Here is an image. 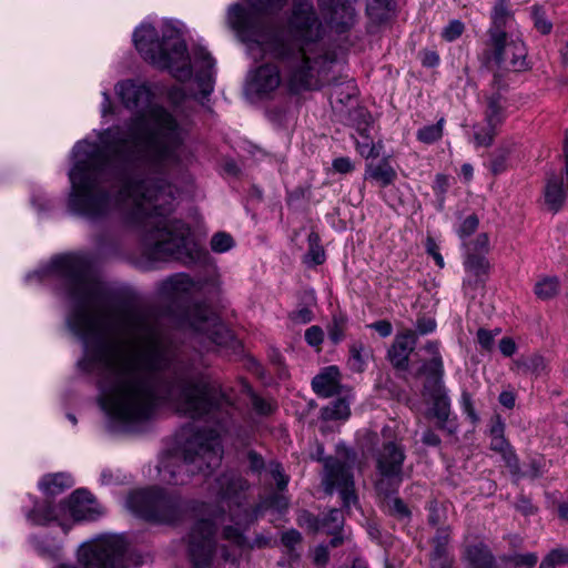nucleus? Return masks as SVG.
<instances>
[{
    "label": "nucleus",
    "mask_w": 568,
    "mask_h": 568,
    "mask_svg": "<svg viewBox=\"0 0 568 568\" xmlns=\"http://www.w3.org/2000/svg\"><path fill=\"white\" fill-rule=\"evenodd\" d=\"M47 278L61 281L67 327L83 347L78 366L101 375L99 405L111 429L138 430L162 404L193 419L230 406L207 377L171 369L175 353L158 317L142 308L111 306L84 255L53 257L26 276L29 283Z\"/></svg>",
    "instance_id": "obj_1"
},
{
    "label": "nucleus",
    "mask_w": 568,
    "mask_h": 568,
    "mask_svg": "<svg viewBox=\"0 0 568 568\" xmlns=\"http://www.w3.org/2000/svg\"><path fill=\"white\" fill-rule=\"evenodd\" d=\"M114 91L134 115L123 126L94 130L99 142L75 143L68 207L92 222L118 213L154 253L180 255L189 248L190 227L170 219L174 189L158 175L192 161L189 129L154 102L146 82L123 80Z\"/></svg>",
    "instance_id": "obj_2"
},
{
    "label": "nucleus",
    "mask_w": 568,
    "mask_h": 568,
    "mask_svg": "<svg viewBox=\"0 0 568 568\" xmlns=\"http://www.w3.org/2000/svg\"><path fill=\"white\" fill-rule=\"evenodd\" d=\"M287 0H240L229 7L226 23L257 60L266 55L282 62L285 75L274 63L248 71L244 92L253 101L271 99L285 85L291 93L317 90L328 84L334 57L324 43V28L312 2L296 0L285 30L263 27L257 9L280 11Z\"/></svg>",
    "instance_id": "obj_3"
},
{
    "label": "nucleus",
    "mask_w": 568,
    "mask_h": 568,
    "mask_svg": "<svg viewBox=\"0 0 568 568\" xmlns=\"http://www.w3.org/2000/svg\"><path fill=\"white\" fill-rule=\"evenodd\" d=\"M246 487V481L235 473L224 474L216 479L221 506L197 520L189 536V554L194 567L207 568L220 558L234 565L243 551L266 544L256 539L251 545L244 536L256 517L243 503L241 494Z\"/></svg>",
    "instance_id": "obj_4"
},
{
    "label": "nucleus",
    "mask_w": 568,
    "mask_h": 568,
    "mask_svg": "<svg viewBox=\"0 0 568 568\" xmlns=\"http://www.w3.org/2000/svg\"><path fill=\"white\" fill-rule=\"evenodd\" d=\"M132 38L140 55L153 67L169 71L179 81H187L195 73L202 93L213 91L215 60L201 47L189 53L176 22L148 17Z\"/></svg>",
    "instance_id": "obj_5"
},
{
    "label": "nucleus",
    "mask_w": 568,
    "mask_h": 568,
    "mask_svg": "<svg viewBox=\"0 0 568 568\" xmlns=\"http://www.w3.org/2000/svg\"><path fill=\"white\" fill-rule=\"evenodd\" d=\"M176 439L178 450L164 456L158 466L161 483L185 485L194 474L220 465L223 449L216 430H200L187 425L180 430Z\"/></svg>",
    "instance_id": "obj_6"
},
{
    "label": "nucleus",
    "mask_w": 568,
    "mask_h": 568,
    "mask_svg": "<svg viewBox=\"0 0 568 568\" xmlns=\"http://www.w3.org/2000/svg\"><path fill=\"white\" fill-rule=\"evenodd\" d=\"M104 514L103 507L84 490H75L67 501L54 504L45 499L34 503L32 509L26 511V518L31 525L47 526L57 523L67 532L72 523L95 520Z\"/></svg>",
    "instance_id": "obj_7"
},
{
    "label": "nucleus",
    "mask_w": 568,
    "mask_h": 568,
    "mask_svg": "<svg viewBox=\"0 0 568 568\" xmlns=\"http://www.w3.org/2000/svg\"><path fill=\"white\" fill-rule=\"evenodd\" d=\"M125 507L135 516L158 524L175 523L186 509L185 501L179 494H169L160 487L130 493Z\"/></svg>",
    "instance_id": "obj_8"
},
{
    "label": "nucleus",
    "mask_w": 568,
    "mask_h": 568,
    "mask_svg": "<svg viewBox=\"0 0 568 568\" xmlns=\"http://www.w3.org/2000/svg\"><path fill=\"white\" fill-rule=\"evenodd\" d=\"M125 550L122 535H103L80 546L78 561L82 568H125Z\"/></svg>",
    "instance_id": "obj_9"
},
{
    "label": "nucleus",
    "mask_w": 568,
    "mask_h": 568,
    "mask_svg": "<svg viewBox=\"0 0 568 568\" xmlns=\"http://www.w3.org/2000/svg\"><path fill=\"white\" fill-rule=\"evenodd\" d=\"M490 59L500 70L521 71L527 65V49L519 34L507 31H488Z\"/></svg>",
    "instance_id": "obj_10"
},
{
    "label": "nucleus",
    "mask_w": 568,
    "mask_h": 568,
    "mask_svg": "<svg viewBox=\"0 0 568 568\" xmlns=\"http://www.w3.org/2000/svg\"><path fill=\"white\" fill-rule=\"evenodd\" d=\"M405 459L400 446L395 443L384 445L377 455V470L379 479L376 483V489L387 495L393 491L402 481V466Z\"/></svg>",
    "instance_id": "obj_11"
},
{
    "label": "nucleus",
    "mask_w": 568,
    "mask_h": 568,
    "mask_svg": "<svg viewBox=\"0 0 568 568\" xmlns=\"http://www.w3.org/2000/svg\"><path fill=\"white\" fill-rule=\"evenodd\" d=\"M351 470L352 466L348 463L329 458L325 463L323 479L326 493L332 494L334 488L338 489L343 504L347 508L357 501Z\"/></svg>",
    "instance_id": "obj_12"
},
{
    "label": "nucleus",
    "mask_w": 568,
    "mask_h": 568,
    "mask_svg": "<svg viewBox=\"0 0 568 568\" xmlns=\"http://www.w3.org/2000/svg\"><path fill=\"white\" fill-rule=\"evenodd\" d=\"M195 332L206 336L216 345H225L232 338L230 329L209 308L196 306L183 322Z\"/></svg>",
    "instance_id": "obj_13"
},
{
    "label": "nucleus",
    "mask_w": 568,
    "mask_h": 568,
    "mask_svg": "<svg viewBox=\"0 0 568 568\" xmlns=\"http://www.w3.org/2000/svg\"><path fill=\"white\" fill-rule=\"evenodd\" d=\"M508 102L501 94H491L487 99L485 125L474 128V140L477 146H488L493 143L496 130L506 119Z\"/></svg>",
    "instance_id": "obj_14"
},
{
    "label": "nucleus",
    "mask_w": 568,
    "mask_h": 568,
    "mask_svg": "<svg viewBox=\"0 0 568 568\" xmlns=\"http://www.w3.org/2000/svg\"><path fill=\"white\" fill-rule=\"evenodd\" d=\"M356 0H318L320 9L328 27L335 32L351 29L357 18Z\"/></svg>",
    "instance_id": "obj_15"
},
{
    "label": "nucleus",
    "mask_w": 568,
    "mask_h": 568,
    "mask_svg": "<svg viewBox=\"0 0 568 568\" xmlns=\"http://www.w3.org/2000/svg\"><path fill=\"white\" fill-rule=\"evenodd\" d=\"M417 343L416 333L406 329L398 333L388 351V357L394 366L405 368L408 364L409 355L414 351Z\"/></svg>",
    "instance_id": "obj_16"
},
{
    "label": "nucleus",
    "mask_w": 568,
    "mask_h": 568,
    "mask_svg": "<svg viewBox=\"0 0 568 568\" xmlns=\"http://www.w3.org/2000/svg\"><path fill=\"white\" fill-rule=\"evenodd\" d=\"M423 351L426 353L427 357L423 359L420 374L433 379L436 387L439 385L438 382L444 374V365L442 355L439 353V345L437 342H428L424 346Z\"/></svg>",
    "instance_id": "obj_17"
},
{
    "label": "nucleus",
    "mask_w": 568,
    "mask_h": 568,
    "mask_svg": "<svg viewBox=\"0 0 568 568\" xmlns=\"http://www.w3.org/2000/svg\"><path fill=\"white\" fill-rule=\"evenodd\" d=\"M312 386L314 392L322 397L337 394L341 387L338 368L336 366L324 368L313 378Z\"/></svg>",
    "instance_id": "obj_18"
},
{
    "label": "nucleus",
    "mask_w": 568,
    "mask_h": 568,
    "mask_svg": "<svg viewBox=\"0 0 568 568\" xmlns=\"http://www.w3.org/2000/svg\"><path fill=\"white\" fill-rule=\"evenodd\" d=\"M73 485L74 480L72 476L67 473L45 475L39 481L40 490L48 498L63 493L65 489L71 488Z\"/></svg>",
    "instance_id": "obj_19"
},
{
    "label": "nucleus",
    "mask_w": 568,
    "mask_h": 568,
    "mask_svg": "<svg viewBox=\"0 0 568 568\" xmlns=\"http://www.w3.org/2000/svg\"><path fill=\"white\" fill-rule=\"evenodd\" d=\"M195 287V283L186 274H176L163 283L164 293L172 297L190 294Z\"/></svg>",
    "instance_id": "obj_20"
},
{
    "label": "nucleus",
    "mask_w": 568,
    "mask_h": 568,
    "mask_svg": "<svg viewBox=\"0 0 568 568\" xmlns=\"http://www.w3.org/2000/svg\"><path fill=\"white\" fill-rule=\"evenodd\" d=\"M366 11L373 23L382 24L394 13L393 0H367Z\"/></svg>",
    "instance_id": "obj_21"
},
{
    "label": "nucleus",
    "mask_w": 568,
    "mask_h": 568,
    "mask_svg": "<svg viewBox=\"0 0 568 568\" xmlns=\"http://www.w3.org/2000/svg\"><path fill=\"white\" fill-rule=\"evenodd\" d=\"M566 193L557 176L549 178L545 186V202L548 207L557 212L564 204Z\"/></svg>",
    "instance_id": "obj_22"
},
{
    "label": "nucleus",
    "mask_w": 568,
    "mask_h": 568,
    "mask_svg": "<svg viewBox=\"0 0 568 568\" xmlns=\"http://www.w3.org/2000/svg\"><path fill=\"white\" fill-rule=\"evenodd\" d=\"M357 134L355 142L358 153L366 159L377 158L381 153V145L374 143L368 123L364 128H358Z\"/></svg>",
    "instance_id": "obj_23"
},
{
    "label": "nucleus",
    "mask_w": 568,
    "mask_h": 568,
    "mask_svg": "<svg viewBox=\"0 0 568 568\" xmlns=\"http://www.w3.org/2000/svg\"><path fill=\"white\" fill-rule=\"evenodd\" d=\"M514 150V144L510 142L499 145L490 154L488 169L495 174L505 172L508 168L509 156Z\"/></svg>",
    "instance_id": "obj_24"
},
{
    "label": "nucleus",
    "mask_w": 568,
    "mask_h": 568,
    "mask_svg": "<svg viewBox=\"0 0 568 568\" xmlns=\"http://www.w3.org/2000/svg\"><path fill=\"white\" fill-rule=\"evenodd\" d=\"M491 26L488 31H506L507 26L513 22L514 17L506 0H497L491 10Z\"/></svg>",
    "instance_id": "obj_25"
},
{
    "label": "nucleus",
    "mask_w": 568,
    "mask_h": 568,
    "mask_svg": "<svg viewBox=\"0 0 568 568\" xmlns=\"http://www.w3.org/2000/svg\"><path fill=\"white\" fill-rule=\"evenodd\" d=\"M366 173L369 179L375 180L382 186L389 185L396 178L395 170L387 161H381L377 164H368Z\"/></svg>",
    "instance_id": "obj_26"
},
{
    "label": "nucleus",
    "mask_w": 568,
    "mask_h": 568,
    "mask_svg": "<svg viewBox=\"0 0 568 568\" xmlns=\"http://www.w3.org/2000/svg\"><path fill=\"white\" fill-rule=\"evenodd\" d=\"M449 542V532L447 529H438L434 537V558L432 561L433 568H444L447 564L446 551Z\"/></svg>",
    "instance_id": "obj_27"
},
{
    "label": "nucleus",
    "mask_w": 568,
    "mask_h": 568,
    "mask_svg": "<svg viewBox=\"0 0 568 568\" xmlns=\"http://www.w3.org/2000/svg\"><path fill=\"white\" fill-rule=\"evenodd\" d=\"M490 447L493 450L501 454L503 459L513 474H517L519 471L518 458L505 437H493Z\"/></svg>",
    "instance_id": "obj_28"
},
{
    "label": "nucleus",
    "mask_w": 568,
    "mask_h": 568,
    "mask_svg": "<svg viewBox=\"0 0 568 568\" xmlns=\"http://www.w3.org/2000/svg\"><path fill=\"white\" fill-rule=\"evenodd\" d=\"M432 412L438 422L444 423L449 415L450 402L440 385L436 386L432 394Z\"/></svg>",
    "instance_id": "obj_29"
},
{
    "label": "nucleus",
    "mask_w": 568,
    "mask_h": 568,
    "mask_svg": "<svg viewBox=\"0 0 568 568\" xmlns=\"http://www.w3.org/2000/svg\"><path fill=\"white\" fill-rule=\"evenodd\" d=\"M347 327V317L343 314H334L331 323L327 325L328 338L333 344L341 343L345 337Z\"/></svg>",
    "instance_id": "obj_30"
},
{
    "label": "nucleus",
    "mask_w": 568,
    "mask_h": 568,
    "mask_svg": "<svg viewBox=\"0 0 568 568\" xmlns=\"http://www.w3.org/2000/svg\"><path fill=\"white\" fill-rule=\"evenodd\" d=\"M464 265L467 273L478 280H480L481 275H485L489 268L488 261L483 255L476 254H466Z\"/></svg>",
    "instance_id": "obj_31"
},
{
    "label": "nucleus",
    "mask_w": 568,
    "mask_h": 568,
    "mask_svg": "<svg viewBox=\"0 0 568 568\" xmlns=\"http://www.w3.org/2000/svg\"><path fill=\"white\" fill-rule=\"evenodd\" d=\"M559 282L557 277H544L535 284V294L540 300H549L558 294Z\"/></svg>",
    "instance_id": "obj_32"
},
{
    "label": "nucleus",
    "mask_w": 568,
    "mask_h": 568,
    "mask_svg": "<svg viewBox=\"0 0 568 568\" xmlns=\"http://www.w3.org/2000/svg\"><path fill=\"white\" fill-rule=\"evenodd\" d=\"M349 404L346 399L334 400L323 409L325 419H346L349 416Z\"/></svg>",
    "instance_id": "obj_33"
},
{
    "label": "nucleus",
    "mask_w": 568,
    "mask_h": 568,
    "mask_svg": "<svg viewBox=\"0 0 568 568\" xmlns=\"http://www.w3.org/2000/svg\"><path fill=\"white\" fill-rule=\"evenodd\" d=\"M443 124H444V119H440L435 124H429V125H426V126L419 129L416 134L418 141L426 143V144H432V143L438 141L443 135Z\"/></svg>",
    "instance_id": "obj_34"
},
{
    "label": "nucleus",
    "mask_w": 568,
    "mask_h": 568,
    "mask_svg": "<svg viewBox=\"0 0 568 568\" xmlns=\"http://www.w3.org/2000/svg\"><path fill=\"white\" fill-rule=\"evenodd\" d=\"M320 237L316 233H311L308 235V252L305 255V262L307 264L318 265L322 264L325 260L324 250L318 244Z\"/></svg>",
    "instance_id": "obj_35"
},
{
    "label": "nucleus",
    "mask_w": 568,
    "mask_h": 568,
    "mask_svg": "<svg viewBox=\"0 0 568 568\" xmlns=\"http://www.w3.org/2000/svg\"><path fill=\"white\" fill-rule=\"evenodd\" d=\"M537 560L538 557L534 552L514 554L505 559L506 568H534Z\"/></svg>",
    "instance_id": "obj_36"
},
{
    "label": "nucleus",
    "mask_w": 568,
    "mask_h": 568,
    "mask_svg": "<svg viewBox=\"0 0 568 568\" xmlns=\"http://www.w3.org/2000/svg\"><path fill=\"white\" fill-rule=\"evenodd\" d=\"M531 19L534 27L541 34H549L552 30V22L548 19L545 10L540 6L531 7Z\"/></svg>",
    "instance_id": "obj_37"
},
{
    "label": "nucleus",
    "mask_w": 568,
    "mask_h": 568,
    "mask_svg": "<svg viewBox=\"0 0 568 568\" xmlns=\"http://www.w3.org/2000/svg\"><path fill=\"white\" fill-rule=\"evenodd\" d=\"M466 254L483 255L489 251V240L486 233H480L471 242H464Z\"/></svg>",
    "instance_id": "obj_38"
},
{
    "label": "nucleus",
    "mask_w": 568,
    "mask_h": 568,
    "mask_svg": "<svg viewBox=\"0 0 568 568\" xmlns=\"http://www.w3.org/2000/svg\"><path fill=\"white\" fill-rule=\"evenodd\" d=\"M210 245L213 252L225 253L233 247L234 241L230 234L219 232L212 236Z\"/></svg>",
    "instance_id": "obj_39"
},
{
    "label": "nucleus",
    "mask_w": 568,
    "mask_h": 568,
    "mask_svg": "<svg viewBox=\"0 0 568 568\" xmlns=\"http://www.w3.org/2000/svg\"><path fill=\"white\" fill-rule=\"evenodd\" d=\"M343 520V514L339 509H331L323 519V526L328 532H335L342 528Z\"/></svg>",
    "instance_id": "obj_40"
},
{
    "label": "nucleus",
    "mask_w": 568,
    "mask_h": 568,
    "mask_svg": "<svg viewBox=\"0 0 568 568\" xmlns=\"http://www.w3.org/2000/svg\"><path fill=\"white\" fill-rule=\"evenodd\" d=\"M478 217L474 214L468 215L457 229V234L460 240L466 242V239L470 236L478 227Z\"/></svg>",
    "instance_id": "obj_41"
},
{
    "label": "nucleus",
    "mask_w": 568,
    "mask_h": 568,
    "mask_svg": "<svg viewBox=\"0 0 568 568\" xmlns=\"http://www.w3.org/2000/svg\"><path fill=\"white\" fill-rule=\"evenodd\" d=\"M305 341L312 347H320L324 341V331L313 325L305 331Z\"/></svg>",
    "instance_id": "obj_42"
},
{
    "label": "nucleus",
    "mask_w": 568,
    "mask_h": 568,
    "mask_svg": "<svg viewBox=\"0 0 568 568\" xmlns=\"http://www.w3.org/2000/svg\"><path fill=\"white\" fill-rule=\"evenodd\" d=\"M464 24L459 20H453L443 30V38L447 41H454L462 36Z\"/></svg>",
    "instance_id": "obj_43"
},
{
    "label": "nucleus",
    "mask_w": 568,
    "mask_h": 568,
    "mask_svg": "<svg viewBox=\"0 0 568 568\" xmlns=\"http://www.w3.org/2000/svg\"><path fill=\"white\" fill-rule=\"evenodd\" d=\"M467 555L469 559L473 561V564H475L476 566H486L491 564V557L486 551L477 547L469 548L467 550Z\"/></svg>",
    "instance_id": "obj_44"
},
{
    "label": "nucleus",
    "mask_w": 568,
    "mask_h": 568,
    "mask_svg": "<svg viewBox=\"0 0 568 568\" xmlns=\"http://www.w3.org/2000/svg\"><path fill=\"white\" fill-rule=\"evenodd\" d=\"M248 393L251 404L253 408L258 413L266 415L272 410V405L267 403L265 399L258 397L254 393L251 392V389L247 386H244Z\"/></svg>",
    "instance_id": "obj_45"
},
{
    "label": "nucleus",
    "mask_w": 568,
    "mask_h": 568,
    "mask_svg": "<svg viewBox=\"0 0 568 568\" xmlns=\"http://www.w3.org/2000/svg\"><path fill=\"white\" fill-rule=\"evenodd\" d=\"M364 347L362 344H353L351 346V363L354 369L362 371L365 364L363 357Z\"/></svg>",
    "instance_id": "obj_46"
},
{
    "label": "nucleus",
    "mask_w": 568,
    "mask_h": 568,
    "mask_svg": "<svg viewBox=\"0 0 568 568\" xmlns=\"http://www.w3.org/2000/svg\"><path fill=\"white\" fill-rule=\"evenodd\" d=\"M436 329V321L432 317H419L416 322V331L419 335L433 333Z\"/></svg>",
    "instance_id": "obj_47"
},
{
    "label": "nucleus",
    "mask_w": 568,
    "mask_h": 568,
    "mask_svg": "<svg viewBox=\"0 0 568 568\" xmlns=\"http://www.w3.org/2000/svg\"><path fill=\"white\" fill-rule=\"evenodd\" d=\"M270 473L276 481L277 488L282 491L286 488L288 478L284 475L282 467L278 464H272Z\"/></svg>",
    "instance_id": "obj_48"
},
{
    "label": "nucleus",
    "mask_w": 568,
    "mask_h": 568,
    "mask_svg": "<svg viewBox=\"0 0 568 568\" xmlns=\"http://www.w3.org/2000/svg\"><path fill=\"white\" fill-rule=\"evenodd\" d=\"M101 94H102L103 101L100 106V113H101L102 119H106L109 115L114 114V106L112 104L108 88H104Z\"/></svg>",
    "instance_id": "obj_49"
},
{
    "label": "nucleus",
    "mask_w": 568,
    "mask_h": 568,
    "mask_svg": "<svg viewBox=\"0 0 568 568\" xmlns=\"http://www.w3.org/2000/svg\"><path fill=\"white\" fill-rule=\"evenodd\" d=\"M291 320L298 324H306L313 320V313L310 308L303 307L291 314Z\"/></svg>",
    "instance_id": "obj_50"
},
{
    "label": "nucleus",
    "mask_w": 568,
    "mask_h": 568,
    "mask_svg": "<svg viewBox=\"0 0 568 568\" xmlns=\"http://www.w3.org/2000/svg\"><path fill=\"white\" fill-rule=\"evenodd\" d=\"M369 327L373 328L374 331H376L378 333V335L382 337H387L393 332V326H392L390 322H388L386 320L377 321V322L371 324Z\"/></svg>",
    "instance_id": "obj_51"
},
{
    "label": "nucleus",
    "mask_w": 568,
    "mask_h": 568,
    "mask_svg": "<svg viewBox=\"0 0 568 568\" xmlns=\"http://www.w3.org/2000/svg\"><path fill=\"white\" fill-rule=\"evenodd\" d=\"M426 250H427V253L433 256V258L435 260L436 264L440 268L444 267V265H445L444 258L440 255V253L438 252L437 244L435 243V241L433 239H428L427 240V242H426Z\"/></svg>",
    "instance_id": "obj_52"
},
{
    "label": "nucleus",
    "mask_w": 568,
    "mask_h": 568,
    "mask_svg": "<svg viewBox=\"0 0 568 568\" xmlns=\"http://www.w3.org/2000/svg\"><path fill=\"white\" fill-rule=\"evenodd\" d=\"M554 562V565H560L568 562V549H554L546 557Z\"/></svg>",
    "instance_id": "obj_53"
},
{
    "label": "nucleus",
    "mask_w": 568,
    "mask_h": 568,
    "mask_svg": "<svg viewBox=\"0 0 568 568\" xmlns=\"http://www.w3.org/2000/svg\"><path fill=\"white\" fill-rule=\"evenodd\" d=\"M333 168L339 173H348L354 169V165L348 158H338L333 161Z\"/></svg>",
    "instance_id": "obj_54"
},
{
    "label": "nucleus",
    "mask_w": 568,
    "mask_h": 568,
    "mask_svg": "<svg viewBox=\"0 0 568 568\" xmlns=\"http://www.w3.org/2000/svg\"><path fill=\"white\" fill-rule=\"evenodd\" d=\"M266 507L283 510L287 507V499L284 495H275L266 501Z\"/></svg>",
    "instance_id": "obj_55"
},
{
    "label": "nucleus",
    "mask_w": 568,
    "mask_h": 568,
    "mask_svg": "<svg viewBox=\"0 0 568 568\" xmlns=\"http://www.w3.org/2000/svg\"><path fill=\"white\" fill-rule=\"evenodd\" d=\"M32 204L39 211L48 210L51 206L50 200L47 197V195L44 193L34 194L32 196Z\"/></svg>",
    "instance_id": "obj_56"
},
{
    "label": "nucleus",
    "mask_w": 568,
    "mask_h": 568,
    "mask_svg": "<svg viewBox=\"0 0 568 568\" xmlns=\"http://www.w3.org/2000/svg\"><path fill=\"white\" fill-rule=\"evenodd\" d=\"M462 406L464 412L473 419L476 420L477 416L473 406L471 397L468 393L462 395Z\"/></svg>",
    "instance_id": "obj_57"
},
{
    "label": "nucleus",
    "mask_w": 568,
    "mask_h": 568,
    "mask_svg": "<svg viewBox=\"0 0 568 568\" xmlns=\"http://www.w3.org/2000/svg\"><path fill=\"white\" fill-rule=\"evenodd\" d=\"M314 562L318 566H324L328 561V550L324 546H318L314 550Z\"/></svg>",
    "instance_id": "obj_58"
},
{
    "label": "nucleus",
    "mask_w": 568,
    "mask_h": 568,
    "mask_svg": "<svg viewBox=\"0 0 568 568\" xmlns=\"http://www.w3.org/2000/svg\"><path fill=\"white\" fill-rule=\"evenodd\" d=\"M477 337H478L479 344L484 348L488 349L491 347L493 342H494V335L491 334V332L486 331V329H479L477 333Z\"/></svg>",
    "instance_id": "obj_59"
},
{
    "label": "nucleus",
    "mask_w": 568,
    "mask_h": 568,
    "mask_svg": "<svg viewBox=\"0 0 568 568\" xmlns=\"http://www.w3.org/2000/svg\"><path fill=\"white\" fill-rule=\"evenodd\" d=\"M499 349L505 356H511L516 351V344L511 338H503L499 342Z\"/></svg>",
    "instance_id": "obj_60"
},
{
    "label": "nucleus",
    "mask_w": 568,
    "mask_h": 568,
    "mask_svg": "<svg viewBox=\"0 0 568 568\" xmlns=\"http://www.w3.org/2000/svg\"><path fill=\"white\" fill-rule=\"evenodd\" d=\"M300 538H301V536L297 531L291 530V531L283 534L282 541L286 546L292 547L300 541Z\"/></svg>",
    "instance_id": "obj_61"
},
{
    "label": "nucleus",
    "mask_w": 568,
    "mask_h": 568,
    "mask_svg": "<svg viewBox=\"0 0 568 568\" xmlns=\"http://www.w3.org/2000/svg\"><path fill=\"white\" fill-rule=\"evenodd\" d=\"M392 503V509L398 514L399 516H407L408 515V510H407V507L406 505L398 498H393L390 500Z\"/></svg>",
    "instance_id": "obj_62"
},
{
    "label": "nucleus",
    "mask_w": 568,
    "mask_h": 568,
    "mask_svg": "<svg viewBox=\"0 0 568 568\" xmlns=\"http://www.w3.org/2000/svg\"><path fill=\"white\" fill-rule=\"evenodd\" d=\"M439 62V58L437 55V53L433 52V51H428V52H425L424 55H423V64L426 65V67H435L437 65Z\"/></svg>",
    "instance_id": "obj_63"
},
{
    "label": "nucleus",
    "mask_w": 568,
    "mask_h": 568,
    "mask_svg": "<svg viewBox=\"0 0 568 568\" xmlns=\"http://www.w3.org/2000/svg\"><path fill=\"white\" fill-rule=\"evenodd\" d=\"M422 440L426 445L437 446L440 443L439 437L432 430H426L423 434Z\"/></svg>",
    "instance_id": "obj_64"
}]
</instances>
